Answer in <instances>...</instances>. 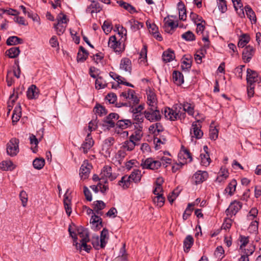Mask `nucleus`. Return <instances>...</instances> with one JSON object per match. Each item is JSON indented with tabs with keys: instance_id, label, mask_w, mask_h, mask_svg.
Returning <instances> with one entry per match:
<instances>
[{
	"instance_id": "nucleus-1",
	"label": "nucleus",
	"mask_w": 261,
	"mask_h": 261,
	"mask_svg": "<svg viewBox=\"0 0 261 261\" xmlns=\"http://www.w3.org/2000/svg\"><path fill=\"white\" fill-rule=\"evenodd\" d=\"M68 230L70 235L73 239V243L76 247L77 248L79 246L80 249L83 248L84 250L86 251L87 252H89L91 248L90 246L87 245V243L89 241V234L87 229L82 228L81 229H79L77 230L78 235L81 238V244H79L76 242L77 238L76 237L75 234L71 231L70 228H69Z\"/></svg>"
},
{
	"instance_id": "nucleus-2",
	"label": "nucleus",
	"mask_w": 261,
	"mask_h": 261,
	"mask_svg": "<svg viewBox=\"0 0 261 261\" xmlns=\"http://www.w3.org/2000/svg\"><path fill=\"white\" fill-rule=\"evenodd\" d=\"M180 106L178 104L175 105L172 109L166 108L164 110L165 118L171 121L180 119L183 120L185 118L186 115L185 112H181Z\"/></svg>"
},
{
	"instance_id": "nucleus-3",
	"label": "nucleus",
	"mask_w": 261,
	"mask_h": 261,
	"mask_svg": "<svg viewBox=\"0 0 261 261\" xmlns=\"http://www.w3.org/2000/svg\"><path fill=\"white\" fill-rule=\"evenodd\" d=\"M120 96L123 97L124 99L127 101V102L122 104L123 106L133 107L138 104L139 101V99L135 95V91L131 89H128L127 91L122 92Z\"/></svg>"
},
{
	"instance_id": "nucleus-4",
	"label": "nucleus",
	"mask_w": 261,
	"mask_h": 261,
	"mask_svg": "<svg viewBox=\"0 0 261 261\" xmlns=\"http://www.w3.org/2000/svg\"><path fill=\"white\" fill-rule=\"evenodd\" d=\"M124 42L122 40L117 41L115 36H112L110 37L108 45L112 48L114 51L117 53H120L124 50Z\"/></svg>"
},
{
	"instance_id": "nucleus-5",
	"label": "nucleus",
	"mask_w": 261,
	"mask_h": 261,
	"mask_svg": "<svg viewBox=\"0 0 261 261\" xmlns=\"http://www.w3.org/2000/svg\"><path fill=\"white\" fill-rule=\"evenodd\" d=\"M144 117L150 122H155L160 120L161 115L158 108H148L144 113Z\"/></svg>"
},
{
	"instance_id": "nucleus-6",
	"label": "nucleus",
	"mask_w": 261,
	"mask_h": 261,
	"mask_svg": "<svg viewBox=\"0 0 261 261\" xmlns=\"http://www.w3.org/2000/svg\"><path fill=\"white\" fill-rule=\"evenodd\" d=\"M140 166L143 169L155 170L161 167V162L152 158H147L141 161Z\"/></svg>"
},
{
	"instance_id": "nucleus-7",
	"label": "nucleus",
	"mask_w": 261,
	"mask_h": 261,
	"mask_svg": "<svg viewBox=\"0 0 261 261\" xmlns=\"http://www.w3.org/2000/svg\"><path fill=\"white\" fill-rule=\"evenodd\" d=\"M19 140L16 138H13L7 144V153L11 156L17 155L19 152Z\"/></svg>"
},
{
	"instance_id": "nucleus-8",
	"label": "nucleus",
	"mask_w": 261,
	"mask_h": 261,
	"mask_svg": "<svg viewBox=\"0 0 261 261\" xmlns=\"http://www.w3.org/2000/svg\"><path fill=\"white\" fill-rule=\"evenodd\" d=\"M100 176L102 180L101 181L106 184L107 183L108 179L112 181L117 177L116 174L112 173L111 167L108 166H106L103 168Z\"/></svg>"
},
{
	"instance_id": "nucleus-9",
	"label": "nucleus",
	"mask_w": 261,
	"mask_h": 261,
	"mask_svg": "<svg viewBox=\"0 0 261 261\" xmlns=\"http://www.w3.org/2000/svg\"><path fill=\"white\" fill-rule=\"evenodd\" d=\"M201 122L202 121L198 120L192 123L190 129V135L192 138H195L196 139H199L202 137L203 132L201 130V125L200 124Z\"/></svg>"
},
{
	"instance_id": "nucleus-10",
	"label": "nucleus",
	"mask_w": 261,
	"mask_h": 261,
	"mask_svg": "<svg viewBox=\"0 0 261 261\" xmlns=\"http://www.w3.org/2000/svg\"><path fill=\"white\" fill-rule=\"evenodd\" d=\"M180 164H184L190 163L192 161V158L190 152L187 149L181 150L178 155Z\"/></svg>"
},
{
	"instance_id": "nucleus-11",
	"label": "nucleus",
	"mask_w": 261,
	"mask_h": 261,
	"mask_svg": "<svg viewBox=\"0 0 261 261\" xmlns=\"http://www.w3.org/2000/svg\"><path fill=\"white\" fill-rule=\"evenodd\" d=\"M177 27L178 24L175 23L172 19L167 18L164 19L163 28L166 32L172 34Z\"/></svg>"
},
{
	"instance_id": "nucleus-12",
	"label": "nucleus",
	"mask_w": 261,
	"mask_h": 261,
	"mask_svg": "<svg viewBox=\"0 0 261 261\" xmlns=\"http://www.w3.org/2000/svg\"><path fill=\"white\" fill-rule=\"evenodd\" d=\"M241 207V203L239 201H234L230 203L226 211V213L227 216L235 215Z\"/></svg>"
},
{
	"instance_id": "nucleus-13",
	"label": "nucleus",
	"mask_w": 261,
	"mask_h": 261,
	"mask_svg": "<svg viewBox=\"0 0 261 261\" xmlns=\"http://www.w3.org/2000/svg\"><path fill=\"white\" fill-rule=\"evenodd\" d=\"M247 82L248 85H253L254 83H258L259 78L257 73L250 69L247 70Z\"/></svg>"
},
{
	"instance_id": "nucleus-14",
	"label": "nucleus",
	"mask_w": 261,
	"mask_h": 261,
	"mask_svg": "<svg viewBox=\"0 0 261 261\" xmlns=\"http://www.w3.org/2000/svg\"><path fill=\"white\" fill-rule=\"evenodd\" d=\"M254 53V49L252 46L248 45L246 46L242 54V58L244 62H249Z\"/></svg>"
},
{
	"instance_id": "nucleus-15",
	"label": "nucleus",
	"mask_w": 261,
	"mask_h": 261,
	"mask_svg": "<svg viewBox=\"0 0 261 261\" xmlns=\"http://www.w3.org/2000/svg\"><path fill=\"white\" fill-rule=\"evenodd\" d=\"M208 177V173L206 171L200 170L196 172L193 176V179L196 185L199 184L205 180Z\"/></svg>"
},
{
	"instance_id": "nucleus-16",
	"label": "nucleus",
	"mask_w": 261,
	"mask_h": 261,
	"mask_svg": "<svg viewBox=\"0 0 261 261\" xmlns=\"http://www.w3.org/2000/svg\"><path fill=\"white\" fill-rule=\"evenodd\" d=\"M91 168V165L87 162H84L82 165L80 171V175L82 179H86L88 177Z\"/></svg>"
},
{
	"instance_id": "nucleus-17",
	"label": "nucleus",
	"mask_w": 261,
	"mask_h": 261,
	"mask_svg": "<svg viewBox=\"0 0 261 261\" xmlns=\"http://www.w3.org/2000/svg\"><path fill=\"white\" fill-rule=\"evenodd\" d=\"M147 103L149 106V108H158V102L156 95L153 91L149 90V91L147 92Z\"/></svg>"
},
{
	"instance_id": "nucleus-18",
	"label": "nucleus",
	"mask_w": 261,
	"mask_h": 261,
	"mask_svg": "<svg viewBox=\"0 0 261 261\" xmlns=\"http://www.w3.org/2000/svg\"><path fill=\"white\" fill-rule=\"evenodd\" d=\"M94 144V141L93 140L90 133L88 132V134L87 135V137L85 139V142L82 145L81 149L83 151L86 153L88 150L92 147Z\"/></svg>"
},
{
	"instance_id": "nucleus-19",
	"label": "nucleus",
	"mask_w": 261,
	"mask_h": 261,
	"mask_svg": "<svg viewBox=\"0 0 261 261\" xmlns=\"http://www.w3.org/2000/svg\"><path fill=\"white\" fill-rule=\"evenodd\" d=\"M178 106H180L181 107V112H187L189 115L194 116V106L190 103L187 102H184L183 103L178 104Z\"/></svg>"
},
{
	"instance_id": "nucleus-20",
	"label": "nucleus",
	"mask_w": 261,
	"mask_h": 261,
	"mask_svg": "<svg viewBox=\"0 0 261 261\" xmlns=\"http://www.w3.org/2000/svg\"><path fill=\"white\" fill-rule=\"evenodd\" d=\"M120 68L130 74L132 71V62L128 58H123L121 59L120 64Z\"/></svg>"
},
{
	"instance_id": "nucleus-21",
	"label": "nucleus",
	"mask_w": 261,
	"mask_h": 261,
	"mask_svg": "<svg viewBox=\"0 0 261 261\" xmlns=\"http://www.w3.org/2000/svg\"><path fill=\"white\" fill-rule=\"evenodd\" d=\"M115 140L113 137H109L104 141L102 145V150L106 153L109 154L111 152V148L114 143Z\"/></svg>"
},
{
	"instance_id": "nucleus-22",
	"label": "nucleus",
	"mask_w": 261,
	"mask_h": 261,
	"mask_svg": "<svg viewBox=\"0 0 261 261\" xmlns=\"http://www.w3.org/2000/svg\"><path fill=\"white\" fill-rule=\"evenodd\" d=\"M101 10V7L98 2L93 1L91 4L88 6L86 9V12L90 14L94 13H97L100 12Z\"/></svg>"
},
{
	"instance_id": "nucleus-23",
	"label": "nucleus",
	"mask_w": 261,
	"mask_h": 261,
	"mask_svg": "<svg viewBox=\"0 0 261 261\" xmlns=\"http://www.w3.org/2000/svg\"><path fill=\"white\" fill-rule=\"evenodd\" d=\"M146 23L148 25L150 33L156 39L159 41H161L162 40V37L158 32V28L157 26L154 23L149 24V25H148L147 22Z\"/></svg>"
},
{
	"instance_id": "nucleus-24",
	"label": "nucleus",
	"mask_w": 261,
	"mask_h": 261,
	"mask_svg": "<svg viewBox=\"0 0 261 261\" xmlns=\"http://www.w3.org/2000/svg\"><path fill=\"white\" fill-rule=\"evenodd\" d=\"M39 91L34 85H31L28 89L27 97L30 99H36L38 97Z\"/></svg>"
},
{
	"instance_id": "nucleus-25",
	"label": "nucleus",
	"mask_w": 261,
	"mask_h": 261,
	"mask_svg": "<svg viewBox=\"0 0 261 261\" xmlns=\"http://www.w3.org/2000/svg\"><path fill=\"white\" fill-rule=\"evenodd\" d=\"M173 82L177 85L179 86L184 82V76L181 72L178 71H174L172 73Z\"/></svg>"
},
{
	"instance_id": "nucleus-26",
	"label": "nucleus",
	"mask_w": 261,
	"mask_h": 261,
	"mask_svg": "<svg viewBox=\"0 0 261 261\" xmlns=\"http://www.w3.org/2000/svg\"><path fill=\"white\" fill-rule=\"evenodd\" d=\"M93 206V209L95 213L98 215H102L101 211L105 207L106 204L101 200H97L94 202Z\"/></svg>"
},
{
	"instance_id": "nucleus-27",
	"label": "nucleus",
	"mask_w": 261,
	"mask_h": 261,
	"mask_svg": "<svg viewBox=\"0 0 261 261\" xmlns=\"http://www.w3.org/2000/svg\"><path fill=\"white\" fill-rule=\"evenodd\" d=\"M92 179L94 181H99V183L98 184V186L99 187L100 191L101 192L103 193L108 190V186L106 184H104L103 182L101 181L102 180L101 179L100 176L99 177L97 175L94 174L93 176Z\"/></svg>"
},
{
	"instance_id": "nucleus-28",
	"label": "nucleus",
	"mask_w": 261,
	"mask_h": 261,
	"mask_svg": "<svg viewBox=\"0 0 261 261\" xmlns=\"http://www.w3.org/2000/svg\"><path fill=\"white\" fill-rule=\"evenodd\" d=\"M0 168L4 171H11L15 168V166L11 161L7 160L0 163Z\"/></svg>"
},
{
	"instance_id": "nucleus-29",
	"label": "nucleus",
	"mask_w": 261,
	"mask_h": 261,
	"mask_svg": "<svg viewBox=\"0 0 261 261\" xmlns=\"http://www.w3.org/2000/svg\"><path fill=\"white\" fill-rule=\"evenodd\" d=\"M163 129L164 128L160 123H156L152 124L149 127V131L153 133L156 136H157L159 133L162 132Z\"/></svg>"
},
{
	"instance_id": "nucleus-30",
	"label": "nucleus",
	"mask_w": 261,
	"mask_h": 261,
	"mask_svg": "<svg viewBox=\"0 0 261 261\" xmlns=\"http://www.w3.org/2000/svg\"><path fill=\"white\" fill-rule=\"evenodd\" d=\"M177 8L179 12V19L182 20H185L187 15L184 4L182 2H179L177 5Z\"/></svg>"
},
{
	"instance_id": "nucleus-31",
	"label": "nucleus",
	"mask_w": 261,
	"mask_h": 261,
	"mask_svg": "<svg viewBox=\"0 0 261 261\" xmlns=\"http://www.w3.org/2000/svg\"><path fill=\"white\" fill-rule=\"evenodd\" d=\"M132 122L129 119H123L118 120L116 123V126L119 128L124 129L131 126Z\"/></svg>"
},
{
	"instance_id": "nucleus-32",
	"label": "nucleus",
	"mask_w": 261,
	"mask_h": 261,
	"mask_svg": "<svg viewBox=\"0 0 261 261\" xmlns=\"http://www.w3.org/2000/svg\"><path fill=\"white\" fill-rule=\"evenodd\" d=\"M128 177L130 181L138 182L140 181L141 178V171L139 170H135Z\"/></svg>"
},
{
	"instance_id": "nucleus-33",
	"label": "nucleus",
	"mask_w": 261,
	"mask_h": 261,
	"mask_svg": "<svg viewBox=\"0 0 261 261\" xmlns=\"http://www.w3.org/2000/svg\"><path fill=\"white\" fill-rule=\"evenodd\" d=\"M22 43V39L15 36L9 37L7 40V44L8 45H15Z\"/></svg>"
},
{
	"instance_id": "nucleus-34",
	"label": "nucleus",
	"mask_w": 261,
	"mask_h": 261,
	"mask_svg": "<svg viewBox=\"0 0 261 261\" xmlns=\"http://www.w3.org/2000/svg\"><path fill=\"white\" fill-rule=\"evenodd\" d=\"M100 242L101 248H104L107 243L108 240V231L106 229H103L100 234Z\"/></svg>"
},
{
	"instance_id": "nucleus-35",
	"label": "nucleus",
	"mask_w": 261,
	"mask_h": 261,
	"mask_svg": "<svg viewBox=\"0 0 261 261\" xmlns=\"http://www.w3.org/2000/svg\"><path fill=\"white\" fill-rule=\"evenodd\" d=\"M90 223L94 227H96V229H99V225H101V219L95 214H93L91 218Z\"/></svg>"
},
{
	"instance_id": "nucleus-36",
	"label": "nucleus",
	"mask_w": 261,
	"mask_h": 261,
	"mask_svg": "<svg viewBox=\"0 0 261 261\" xmlns=\"http://www.w3.org/2000/svg\"><path fill=\"white\" fill-rule=\"evenodd\" d=\"M127 23L130 26L132 30L134 31L139 30L143 26L142 23L138 21L135 20L134 19H130Z\"/></svg>"
},
{
	"instance_id": "nucleus-37",
	"label": "nucleus",
	"mask_w": 261,
	"mask_h": 261,
	"mask_svg": "<svg viewBox=\"0 0 261 261\" xmlns=\"http://www.w3.org/2000/svg\"><path fill=\"white\" fill-rule=\"evenodd\" d=\"M237 185V181L235 179H232L225 189V191L231 196L236 191Z\"/></svg>"
},
{
	"instance_id": "nucleus-38",
	"label": "nucleus",
	"mask_w": 261,
	"mask_h": 261,
	"mask_svg": "<svg viewBox=\"0 0 261 261\" xmlns=\"http://www.w3.org/2000/svg\"><path fill=\"white\" fill-rule=\"evenodd\" d=\"M19 53L20 50L18 47H13L6 51L7 56L10 58L17 57Z\"/></svg>"
},
{
	"instance_id": "nucleus-39",
	"label": "nucleus",
	"mask_w": 261,
	"mask_h": 261,
	"mask_svg": "<svg viewBox=\"0 0 261 261\" xmlns=\"http://www.w3.org/2000/svg\"><path fill=\"white\" fill-rule=\"evenodd\" d=\"M250 41V37L246 34L240 36L238 45L239 47H244Z\"/></svg>"
},
{
	"instance_id": "nucleus-40",
	"label": "nucleus",
	"mask_w": 261,
	"mask_h": 261,
	"mask_svg": "<svg viewBox=\"0 0 261 261\" xmlns=\"http://www.w3.org/2000/svg\"><path fill=\"white\" fill-rule=\"evenodd\" d=\"M136 145V144L133 143L131 140H127L122 143V146L121 147L123 149H124V150L132 151L134 149Z\"/></svg>"
},
{
	"instance_id": "nucleus-41",
	"label": "nucleus",
	"mask_w": 261,
	"mask_h": 261,
	"mask_svg": "<svg viewBox=\"0 0 261 261\" xmlns=\"http://www.w3.org/2000/svg\"><path fill=\"white\" fill-rule=\"evenodd\" d=\"M193 238L190 235L188 236L184 241L185 251L188 252L193 245Z\"/></svg>"
},
{
	"instance_id": "nucleus-42",
	"label": "nucleus",
	"mask_w": 261,
	"mask_h": 261,
	"mask_svg": "<svg viewBox=\"0 0 261 261\" xmlns=\"http://www.w3.org/2000/svg\"><path fill=\"white\" fill-rule=\"evenodd\" d=\"M162 57L164 61L169 62L174 58V54L173 51L168 50L163 53Z\"/></svg>"
},
{
	"instance_id": "nucleus-43",
	"label": "nucleus",
	"mask_w": 261,
	"mask_h": 261,
	"mask_svg": "<svg viewBox=\"0 0 261 261\" xmlns=\"http://www.w3.org/2000/svg\"><path fill=\"white\" fill-rule=\"evenodd\" d=\"M245 10L246 15L250 20L255 22L256 21V16L251 8L249 6H246L245 7Z\"/></svg>"
},
{
	"instance_id": "nucleus-44",
	"label": "nucleus",
	"mask_w": 261,
	"mask_h": 261,
	"mask_svg": "<svg viewBox=\"0 0 261 261\" xmlns=\"http://www.w3.org/2000/svg\"><path fill=\"white\" fill-rule=\"evenodd\" d=\"M64 204L67 214L68 216H70L72 212V210L71 207V200L65 195H64Z\"/></svg>"
},
{
	"instance_id": "nucleus-45",
	"label": "nucleus",
	"mask_w": 261,
	"mask_h": 261,
	"mask_svg": "<svg viewBox=\"0 0 261 261\" xmlns=\"http://www.w3.org/2000/svg\"><path fill=\"white\" fill-rule=\"evenodd\" d=\"M107 86L106 81L100 76H98L95 81V88L97 89L104 88Z\"/></svg>"
},
{
	"instance_id": "nucleus-46",
	"label": "nucleus",
	"mask_w": 261,
	"mask_h": 261,
	"mask_svg": "<svg viewBox=\"0 0 261 261\" xmlns=\"http://www.w3.org/2000/svg\"><path fill=\"white\" fill-rule=\"evenodd\" d=\"M130 184V180L126 175L123 176L118 182V185L124 189L128 188L129 187Z\"/></svg>"
},
{
	"instance_id": "nucleus-47",
	"label": "nucleus",
	"mask_w": 261,
	"mask_h": 261,
	"mask_svg": "<svg viewBox=\"0 0 261 261\" xmlns=\"http://www.w3.org/2000/svg\"><path fill=\"white\" fill-rule=\"evenodd\" d=\"M228 176V172L227 170L225 169L221 168L220 170V172L219 173V175L218 176L216 181L219 182H220L222 181L225 180L227 177Z\"/></svg>"
},
{
	"instance_id": "nucleus-48",
	"label": "nucleus",
	"mask_w": 261,
	"mask_h": 261,
	"mask_svg": "<svg viewBox=\"0 0 261 261\" xmlns=\"http://www.w3.org/2000/svg\"><path fill=\"white\" fill-rule=\"evenodd\" d=\"M139 128L138 129V132H139L138 133H137V132H136V134L134 135L132 134L129 138V140H131L133 143H134L135 144H136V142L139 141L142 135L140 134V132L142 131V126L139 125Z\"/></svg>"
},
{
	"instance_id": "nucleus-49",
	"label": "nucleus",
	"mask_w": 261,
	"mask_h": 261,
	"mask_svg": "<svg viewBox=\"0 0 261 261\" xmlns=\"http://www.w3.org/2000/svg\"><path fill=\"white\" fill-rule=\"evenodd\" d=\"M45 161L43 158H37L33 161L34 167L37 169H41L44 166Z\"/></svg>"
},
{
	"instance_id": "nucleus-50",
	"label": "nucleus",
	"mask_w": 261,
	"mask_h": 261,
	"mask_svg": "<svg viewBox=\"0 0 261 261\" xmlns=\"http://www.w3.org/2000/svg\"><path fill=\"white\" fill-rule=\"evenodd\" d=\"M201 164L203 166H207L211 163V159L209 154L201 153Z\"/></svg>"
},
{
	"instance_id": "nucleus-51",
	"label": "nucleus",
	"mask_w": 261,
	"mask_h": 261,
	"mask_svg": "<svg viewBox=\"0 0 261 261\" xmlns=\"http://www.w3.org/2000/svg\"><path fill=\"white\" fill-rule=\"evenodd\" d=\"M94 111L95 114L99 115L100 116L106 115L107 113L106 109L100 105L97 104L94 108Z\"/></svg>"
},
{
	"instance_id": "nucleus-52",
	"label": "nucleus",
	"mask_w": 261,
	"mask_h": 261,
	"mask_svg": "<svg viewBox=\"0 0 261 261\" xmlns=\"http://www.w3.org/2000/svg\"><path fill=\"white\" fill-rule=\"evenodd\" d=\"M181 38L187 41H192L195 40V36L192 32L188 31L182 34L181 36Z\"/></svg>"
},
{
	"instance_id": "nucleus-53",
	"label": "nucleus",
	"mask_w": 261,
	"mask_h": 261,
	"mask_svg": "<svg viewBox=\"0 0 261 261\" xmlns=\"http://www.w3.org/2000/svg\"><path fill=\"white\" fill-rule=\"evenodd\" d=\"M153 202L159 207H162L165 202V198L163 195H156L153 199Z\"/></svg>"
},
{
	"instance_id": "nucleus-54",
	"label": "nucleus",
	"mask_w": 261,
	"mask_h": 261,
	"mask_svg": "<svg viewBox=\"0 0 261 261\" xmlns=\"http://www.w3.org/2000/svg\"><path fill=\"white\" fill-rule=\"evenodd\" d=\"M117 29L118 30V34L121 37L120 40H122L125 41L126 39V30L123 27L119 25L117 27Z\"/></svg>"
},
{
	"instance_id": "nucleus-55",
	"label": "nucleus",
	"mask_w": 261,
	"mask_h": 261,
	"mask_svg": "<svg viewBox=\"0 0 261 261\" xmlns=\"http://www.w3.org/2000/svg\"><path fill=\"white\" fill-rule=\"evenodd\" d=\"M19 197L22 206L25 207L28 202V194L25 191H21L19 194Z\"/></svg>"
},
{
	"instance_id": "nucleus-56",
	"label": "nucleus",
	"mask_w": 261,
	"mask_h": 261,
	"mask_svg": "<svg viewBox=\"0 0 261 261\" xmlns=\"http://www.w3.org/2000/svg\"><path fill=\"white\" fill-rule=\"evenodd\" d=\"M179 192V191L176 189L174 190L171 194H169L168 196V199L171 203H172L174 200L178 196Z\"/></svg>"
},
{
	"instance_id": "nucleus-57",
	"label": "nucleus",
	"mask_w": 261,
	"mask_h": 261,
	"mask_svg": "<svg viewBox=\"0 0 261 261\" xmlns=\"http://www.w3.org/2000/svg\"><path fill=\"white\" fill-rule=\"evenodd\" d=\"M97 128L95 122L90 121L88 124L87 128H85V132L88 134V132L90 134L91 132L95 130Z\"/></svg>"
},
{
	"instance_id": "nucleus-58",
	"label": "nucleus",
	"mask_w": 261,
	"mask_h": 261,
	"mask_svg": "<svg viewBox=\"0 0 261 261\" xmlns=\"http://www.w3.org/2000/svg\"><path fill=\"white\" fill-rule=\"evenodd\" d=\"M218 136V130L215 127L211 126L210 129V138L211 139L215 140Z\"/></svg>"
},
{
	"instance_id": "nucleus-59",
	"label": "nucleus",
	"mask_w": 261,
	"mask_h": 261,
	"mask_svg": "<svg viewBox=\"0 0 261 261\" xmlns=\"http://www.w3.org/2000/svg\"><path fill=\"white\" fill-rule=\"evenodd\" d=\"M102 29L105 33H109L112 29L111 22L108 21H105L102 26Z\"/></svg>"
},
{
	"instance_id": "nucleus-60",
	"label": "nucleus",
	"mask_w": 261,
	"mask_h": 261,
	"mask_svg": "<svg viewBox=\"0 0 261 261\" xmlns=\"http://www.w3.org/2000/svg\"><path fill=\"white\" fill-rule=\"evenodd\" d=\"M219 9L222 12H225L227 10L226 3L225 0H218L217 2Z\"/></svg>"
},
{
	"instance_id": "nucleus-61",
	"label": "nucleus",
	"mask_w": 261,
	"mask_h": 261,
	"mask_svg": "<svg viewBox=\"0 0 261 261\" xmlns=\"http://www.w3.org/2000/svg\"><path fill=\"white\" fill-rule=\"evenodd\" d=\"M57 19L59 25L66 23L67 22L66 16L62 13L58 15Z\"/></svg>"
},
{
	"instance_id": "nucleus-62",
	"label": "nucleus",
	"mask_w": 261,
	"mask_h": 261,
	"mask_svg": "<svg viewBox=\"0 0 261 261\" xmlns=\"http://www.w3.org/2000/svg\"><path fill=\"white\" fill-rule=\"evenodd\" d=\"M125 244H124L123 245V247L120 250V253H121V256H119L117 258V261H126V255L125 254Z\"/></svg>"
},
{
	"instance_id": "nucleus-63",
	"label": "nucleus",
	"mask_w": 261,
	"mask_h": 261,
	"mask_svg": "<svg viewBox=\"0 0 261 261\" xmlns=\"http://www.w3.org/2000/svg\"><path fill=\"white\" fill-rule=\"evenodd\" d=\"M92 244L96 249H99L101 248L100 239L98 236L93 237L92 239Z\"/></svg>"
},
{
	"instance_id": "nucleus-64",
	"label": "nucleus",
	"mask_w": 261,
	"mask_h": 261,
	"mask_svg": "<svg viewBox=\"0 0 261 261\" xmlns=\"http://www.w3.org/2000/svg\"><path fill=\"white\" fill-rule=\"evenodd\" d=\"M133 118L136 124L142 122L144 120V116L141 113H133Z\"/></svg>"
}]
</instances>
